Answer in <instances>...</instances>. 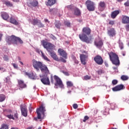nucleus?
I'll list each match as a JSON object with an SVG mask.
<instances>
[{
    "mask_svg": "<svg viewBox=\"0 0 129 129\" xmlns=\"http://www.w3.org/2000/svg\"><path fill=\"white\" fill-rule=\"evenodd\" d=\"M83 33L79 35V38H80L81 41L85 42L87 44H89L91 42V38H88V36L91 34V29L89 27H84L82 29Z\"/></svg>",
    "mask_w": 129,
    "mask_h": 129,
    "instance_id": "nucleus-1",
    "label": "nucleus"
},
{
    "mask_svg": "<svg viewBox=\"0 0 129 129\" xmlns=\"http://www.w3.org/2000/svg\"><path fill=\"white\" fill-rule=\"evenodd\" d=\"M7 43L8 45H11V44H13V45H18V43L19 44H23L24 41L20 38V37H18L15 35H12L11 36H8L7 38Z\"/></svg>",
    "mask_w": 129,
    "mask_h": 129,
    "instance_id": "nucleus-2",
    "label": "nucleus"
},
{
    "mask_svg": "<svg viewBox=\"0 0 129 129\" xmlns=\"http://www.w3.org/2000/svg\"><path fill=\"white\" fill-rule=\"evenodd\" d=\"M108 54L112 63L116 66H119L120 62L119 59H118V55L112 51L108 52Z\"/></svg>",
    "mask_w": 129,
    "mask_h": 129,
    "instance_id": "nucleus-3",
    "label": "nucleus"
},
{
    "mask_svg": "<svg viewBox=\"0 0 129 129\" xmlns=\"http://www.w3.org/2000/svg\"><path fill=\"white\" fill-rule=\"evenodd\" d=\"M46 111V107L44 106V104H41L40 106L37 108L36 113H37V118L38 119H42V117L45 116V112Z\"/></svg>",
    "mask_w": 129,
    "mask_h": 129,
    "instance_id": "nucleus-4",
    "label": "nucleus"
},
{
    "mask_svg": "<svg viewBox=\"0 0 129 129\" xmlns=\"http://www.w3.org/2000/svg\"><path fill=\"white\" fill-rule=\"evenodd\" d=\"M42 45L45 49H46L48 53H51L53 52L54 48H55V45L54 44L47 42L45 40H42Z\"/></svg>",
    "mask_w": 129,
    "mask_h": 129,
    "instance_id": "nucleus-5",
    "label": "nucleus"
},
{
    "mask_svg": "<svg viewBox=\"0 0 129 129\" xmlns=\"http://www.w3.org/2000/svg\"><path fill=\"white\" fill-rule=\"evenodd\" d=\"M85 5L89 12H93V11L95 10V4L94 2L90 0H87L85 2Z\"/></svg>",
    "mask_w": 129,
    "mask_h": 129,
    "instance_id": "nucleus-6",
    "label": "nucleus"
},
{
    "mask_svg": "<svg viewBox=\"0 0 129 129\" xmlns=\"http://www.w3.org/2000/svg\"><path fill=\"white\" fill-rule=\"evenodd\" d=\"M53 78L55 81V83H54L55 86H59L60 88H64V85H63V82H62V80H61V79H60L59 77L54 75L53 76Z\"/></svg>",
    "mask_w": 129,
    "mask_h": 129,
    "instance_id": "nucleus-7",
    "label": "nucleus"
},
{
    "mask_svg": "<svg viewBox=\"0 0 129 129\" xmlns=\"http://www.w3.org/2000/svg\"><path fill=\"white\" fill-rule=\"evenodd\" d=\"M20 109L22 115L24 116V117H27V116H28V109L27 108V106L25 104L21 105Z\"/></svg>",
    "mask_w": 129,
    "mask_h": 129,
    "instance_id": "nucleus-8",
    "label": "nucleus"
},
{
    "mask_svg": "<svg viewBox=\"0 0 129 129\" xmlns=\"http://www.w3.org/2000/svg\"><path fill=\"white\" fill-rule=\"evenodd\" d=\"M42 64L43 63H42V62L38 61L36 60V59H33L32 60V65L37 71H39V70H40V68H41V66H42Z\"/></svg>",
    "mask_w": 129,
    "mask_h": 129,
    "instance_id": "nucleus-9",
    "label": "nucleus"
},
{
    "mask_svg": "<svg viewBox=\"0 0 129 129\" xmlns=\"http://www.w3.org/2000/svg\"><path fill=\"white\" fill-rule=\"evenodd\" d=\"M94 60L98 65H102V64H103V59L102 57L98 54L94 57Z\"/></svg>",
    "mask_w": 129,
    "mask_h": 129,
    "instance_id": "nucleus-10",
    "label": "nucleus"
},
{
    "mask_svg": "<svg viewBox=\"0 0 129 129\" xmlns=\"http://www.w3.org/2000/svg\"><path fill=\"white\" fill-rule=\"evenodd\" d=\"M41 77V81L44 85H50V80L49 77L47 76H42Z\"/></svg>",
    "mask_w": 129,
    "mask_h": 129,
    "instance_id": "nucleus-11",
    "label": "nucleus"
},
{
    "mask_svg": "<svg viewBox=\"0 0 129 129\" xmlns=\"http://www.w3.org/2000/svg\"><path fill=\"white\" fill-rule=\"evenodd\" d=\"M38 5L39 2L37 0H31L27 3V6L29 8H36V7H38Z\"/></svg>",
    "mask_w": 129,
    "mask_h": 129,
    "instance_id": "nucleus-12",
    "label": "nucleus"
},
{
    "mask_svg": "<svg viewBox=\"0 0 129 129\" xmlns=\"http://www.w3.org/2000/svg\"><path fill=\"white\" fill-rule=\"evenodd\" d=\"M107 34L109 37H114L116 35L115 29L113 28H107Z\"/></svg>",
    "mask_w": 129,
    "mask_h": 129,
    "instance_id": "nucleus-13",
    "label": "nucleus"
},
{
    "mask_svg": "<svg viewBox=\"0 0 129 129\" xmlns=\"http://www.w3.org/2000/svg\"><path fill=\"white\" fill-rule=\"evenodd\" d=\"M80 58L82 64L86 65V59L88 58V55L85 54H80Z\"/></svg>",
    "mask_w": 129,
    "mask_h": 129,
    "instance_id": "nucleus-14",
    "label": "nucleus"
},
{
    "mask_svg": "<svg viewBox=\"0 0 129 129\" xmlns=\"http://www.w3.org/2000/svg\"><path fill=\"white\" fill-rule=\"evenodd\" d=\"M39 69H40L42 73H45V74H49V70L48 69L47 66L42 63V66H41Z\"/></svg>",
    "mask_w": 129,
    "mask_h": 129,
    "instance_id": "nucleus-15",
    "label": "nucleus"
},
{
    "mask_svg": "<svg viewBox=\"0 0 129 129\" xmlns=\"http://www.w3.org/2000/svg\"><path fill=\"white\" fill-rule=\"evenodd\" d=\"M58 54H59L60 56L63 57L64 59H67V53L66 52V51H65V50L59 48L58 49Z\"/></svg>",
    "mask_w": 129,
    "mask_h": 129,
    "instance_id": "nucleus-16",
    "label": "nucleus"
},
{
    "mask_svg": "<svg viewBox=\"0 0 129 129\" xmlns=\"http://www.w3.org/2000/svg\"><path fill=\"white\" fill-rule=\"evenodd\" d=\"M122 89H124V86L122 84L118 85L112 88L113 91H119V90H122Z\"/></svg>",
    "mask_w": 129,
    "mask_h": 129,
    "instance_id": "nucleus-17",
    "label": "nucleus"
},
{
    "mask_svg": "<svg viewBox=\"0 0 129 129\" xmlns=\"http://www.w3.org/2000/svg\"><path fill=\"white\" fill-rule=\"evenodd\" d=\"M51 57L53 59V60H55V61H57V62H60V60L59 59V57L57 56L56 54V53L54 52V51H51V52H49Z\"/></svg>",
    "mask_w": 129,
    "mask_h": 129,
    "instance_id": "nucleus-18",
    "label": "nucleus"
},
{
    "mask_svg": "<svg viewBox=\"0 0 129 129\" xmlns=\"http://www.w3.org/2000/svg\"><path fill=\"white\" fill-rule=\"evenodd\" d=\"M105 7H106L105 2L102 1L99 2L98 5V9H99V10L101 11H103V10L105 9Z\"/></svg>",
    "mask_w": 129,
    "mask_h": 129,
    "instance_id": "nucleus-19",
    "label": "nucleus"
},
{
    "mask_svg": "<svg viewBox=\"0 0 129 129\" xmlns=\"http://www.w3.org/2000/svg\"><path fill=\"white\" fill-rule=\"evenodd\" d=\"M18 85L20 88L23 89V88H26V87H27V85H26V84H25V83L24 82V81H23V80H18Z\"/></svg>",
    "mask_w": 129,
    "mask_h": 129,
    "instance_id": "nucleus-20",
    "label": "nucleus"
},
{
    "mask_svg": "<svg viewBox=\"0 0 129 129\" xmlns=\"http://www.w3.org/2000/svg\"><path fill=\"white\" fill-rule=\"evenodd\" d=\"M122 24H129V17L122 15Z\"/></svg>",
    "mask_w": 129,
    "mask_h": 129,
    "instance_id": "nucleus-21",
    "label": "nucleus"
},
{
    "mask_svg": "<svg viewBox=\"0 0 129 129\" xmlns=\"http://www.w3.org/2000/svg\"><path fill=\"white\" fill-rule=\"evenodd\" d=\"M1 17L3 20H5V21L8 20L9 18H10L9 14L5 12H1Z\"/></svg>",
    "mask_w": 129,
    "mask_h": 129,
    "instance_id": "nucleus-22",
    "label": "nucleus"
},
{
    "mask_svg": "<svg viewBox=\"0 0 129 129\" xmlns=\"http://www.w3.org/2000/svg\"><path fill=\"white\" fill-rule=\"evenodd\" d=\"M119 14V11L118 10H115L113 12H112L111 14V17L112 18V19H115L117 15H118Z\"/></svg>",
    "mask_w": 129,
    "mask_h": 129,
    "instance_id": "nucleus-23",
    "label": "nucleus"
},
{
    "mask_svg": "<svg viewBox=\"0 0 129 129\" xmlns=\"http://www.w3.org/2000/svg\"><path fill=\"white\" fill-rule=\"evenodd\" d=\"M56 4V0H48L46 3V5L48 6L49 7H52V6Z\"/></svg>",
    "mask_w": 129,
    "mask_h": 129,
    "instance_id": "nucleus-24",
    "label": "nucleus"
},
{
    "mask_svg": "<svg viewBox=\"0 0 129 129\" xmlns=\"http://www.w3.org/2000/svg\"><path fill=\"white\" fill-rule=\"evenodd\" d=\"M94 44L98 48H100V47H102V45H103V42L102 40H99V41H95Z\"/></svg>",
    "mask_w": 129,
    "mask_h": 129,
    "instance_id": "nucleus-25",
    "label": "nucleus"
},
{
    "mask_svg": "<svg viewBox=\"0 0 129 129\" xmlns=\"http://www.w3.org/2000/svg\"><path fill=\"white\" fill-rule=\"evenodd\" d=\"M74 15L75 16H77L78 17H79V16L81 15V12L80 11V10L79 9L76 8L74 10Z\"/></svg>",
    "mask_w": 129,
    "mask_h": 129,
    "instance_id": "nucleus-26",
    "label": "nucleus"
},
{
    "mask_svg": "<svg viewBox=\"0 0 129 129\" xmlns=\"http://www.w3.org/2000/svg\"><path fill=\"white\" fill-rule=\"evenodd\" d=\"M10 23L11 24H13V25H16V26L19 25L18 21H17L16 19L13 17H11L10 18Z\"/></svg>",
    "mask_w": 129,
    "mask_h": 129,
    "instance_id": "nucleus-27",
    "label": "nucleus"
},
{
    "mask_svg": "<svg viewBox=\"0 0 129 129\" xmlns=\"http://www.w3.org/2000/svg\"><path fill=\"white\" fill-rule=\"evenodd\" d=\"M39 21L40 20L38 19H34L31 21V24L33 25V26H36V25H38V24H39Z\"/></svg>",
    "mask_w": 129,
    "mask_h": 129,
    "instance_id": "nucleus-28",
    "label": "nucleus"
},
{
    "mask_svg": "<svg viewBox=\"0 0 129 129\" xmlns=\"http://www.w3.org/2000/svg\"><path fill=\"white\" fill-rule=\"evenodd\" d=\"M54 25L57 29H60L62 24H61V22L59 21H55Z\"/></svg>",
    "mask_w": 129,
    "mask_h": 129,
    "instance_id": "nucleus-29",
    "label": "nucleus"
},
{
    "mask_svg": "<svg viewBox=\"0 0 129 129\" xmlns=\"http://www.w3.org/2000/svg\"><path fill=\"white\" fill-rule=\"evenodd\" d=\"M41 56H42V58L46 61H48V62H50V59L49 58H48L47 56H46L45 55V53H44V52H43V51H41Z\"/></svg>",
    "mask_w": 129,
    "mask_h": 129,
    "instance_id": "nucleus-30",
    "label": "nucleus"
},
{
    "mask_svg": "<svg viewBox=\"0 0 129 129\" xmlns=\"http://www.w3.org/2000/svg\"><path fill=\"white\" fill-rule=\"evenodd\" d=\"M6 99V95L4 94H0V102H3L5 101Z\"/></svg>",
    "mask_w": 129,
    "mask_h": 129,
    "instance_id": "nucleus-31",
    "label": "nucleus"
},
{
    "mask_svg": "<svg viewBox=\"0 0 129 129\" xmlns=\"http://www.w3.org/2000/svg\"><path fill=\"white\" fill-rule=\"evenodd\" d=\"M25 74L27 76H28L29 78H34V75L33 73H28V72H26Z\"/></svg>",
    "mask_w": 129,
    "mask_h": 129,
    "instance_id": "nucleus-32",
    "label": "nucleus"
},
{
    "mask_svg": "<svg viewBox=\"0 0 129 129\" xmlns=\"http://www.w3.org/2000/svg\"><path fill=\"white\" fill-rule=\"evenodd\" d=\"M121 80H123V81H125V80H128V77L125 75H122L121 76Z\"/></svg>",
    "mask_w": 129,
    "mask_h": 129,
    "instance_id": "nucleus-33",
    "label": "nucleus"
},
{
    "mask_svg": "<svg viewBox=\"0 0 129 129\" xmlns=\"http://www.w3.org/2000/svg\"><path fill=\"white\" fill-rule=\"evenodd\" d=\"M37 26H38V28H44L45 27L44 24H42V22H41V20H39V21H38Z\"/></svg>",
    "mask_w": 129,
    "mask_h": 129,
    "instance_id": "nucleus-34",
    "label": "nucleus"
},
{
    "mask_svg": "<svg viewBox=\"0 0 129 129\" xmlns=\"http://www.w3.org/2000/svg\"><path fill=\"white\" fill-rule=\"evenodd\" d=\"M0 129H9V126L6 124H2Z\"/></svg>",
    "mask_w": 129,
    "mask_h": 129,
    "instance_id": "nucleus-35",
    "label": "nucleus"
},
{
    "mask_svg": "<svg viewBox=\"0 0 129 129\" xmlns=\"http://www.w3.org/2000/svg\"><path fill=\"white\" fill-rule=\"evenodd\" d=\"M68 87H72L73 86V83L71 81H68L67 82Z\"/></svg>",
    "mask_w": 129,
    "mask_h": 129,
    "instance_id": "nucleus-36",
    "label": "nucleus"
},
{
    "mask_svg": "<svg viewBox=\"0 0 129 129\" xmlns=\"http://www.w3.org/2000/svg\"><path fill=\"white\" fill-rule=\"evenodd\" d=\"M5 5H7V7H13V4L9 1L5 2Z\"/></svg>",
    "mask_w": 129,
    "mask_h": 129,
    "instance_id": "nucleus-37",
    "label": "nucleus"
},
{
    "mask_svg": "<svg viewBox=\"0 0 129 129\" xmlns=\"http://www.w3.org/2000/svg\"><path fill=\"white\" fill-rule=\"evenodd\" d=\"M90 79H91V76L86 75L84 77V80H89Z\"/></svg>",
    "mask_w": 129,
    "mask_h": 129,
    "instance_id": "nucleus-38",
    "label": "nucleus"
},
{
    "mask_svg": "<svg viewBox=\"0 0 129 129\" xmlns=\"http://www.w3.org/2000/svg\"><path fill=\"white\" fill-rule=\"evenodd\" d=\"M64 25L69 28H70V27H71V23H70L69 21H65Z\"/></svg>",
    "mask_w": 129,
    "mask_h": 129,
    "instance_id": "nucleus-39",
    "label": "nucleus"
},
{
    "mask_svg": "<svg viewBox=\"0 0 129 129\" xmlns=\"http://www.w3.org/2000/svg\"><path fill=\"white\" fill-rule=\"evenodd\" d=\"M7 117L8 118H10V119H15V118L14 117V116L12 114L7 115Z\"/></svg>",
    "mask_w": 129,
    "mask_h": 129,
    "instance_id": "nucleus-40",
    "label": "nucleus"
},
{
    "mask_svg": "<svg viewBox=\"0 0 129 129\" xmlns=\"http://www.w3.org/2000/svg\"><path fill=\"white\" fill-rule=\"evenodd\" d=\"M67 8L68 9L71 10L72 11V10H73L74 9V7L72 6L71 5H69V6H67Z\"/></svg>",
    "mask_w": 129,
    "mask_h": 129,
    "instance_id": "nucleus-41",
    "label": "nucleus"
},
{
    "mask_svg": "<svg viewBox=\"0 0 129 129\" xmlns=\"http://www.w3.org/2000/svg\"><path fill=\"white\" fill-rule=\"evenodd\" d=\"M89 119V117H88V116L86 115V116H85L84 119L83 120V121L84 122H85V121H86V120H88Z\"/></svg>",
    "mask_w": 129,
    "mask_h": 129,
    "instance_id": "nucleus-42",
    "label": "nucleus"
},
{
    "mask_svg": "<svg viewBox=\"0 0 129 129\" xmlns=\"http://www.w3.org/2000/svg\"><path fill=\"white\" fill-rule=\"evenodd\" d=\"M59 61H61V62H63V63H66L67 61L66 59H64L63 57H60V59H59Z\"/></svg>",
    "mask_w": 129,
    "mask_h": 129,
    "instance_id": "nucleus-43",
    "label": "nucleus"
},
{
    "mask_svg": "<svg viewBox=\"0 0 129 129\" xmlns=\"http://www.w3.org/2000/svg\"><path fill=\"white\" fill-rule=\"evenodd\" d=\"M112 84L113 85H116V84H117V80H113L112 81Z\"/></svg>",
    "mask_w": 129,
    "mask_h": 129,
    "instance_id": "nucleus-44",
    "label": "nucleus"
},
{
    "mask_svg": "<svg viewBox=\"0 0 129 129\" xmlns=\"http://www.w3.org/2000/svg\"><path fill=\"white\" fill-rule=\"evenodd\" d=\"M73 107L74 109H77L78 108V105L77 104H74Z\"/></svg>",
    "mask_w": 129,
    "mask_h": 129,
    "instance_id": "nucleus-45",
    "label": "nucleus"
},
{
    "mask_svg": "<svg viewBox=\"0 0 129 129\" xmlns=\"http://www.w3.org/2000/svg\"><path fill=\"white\" fill-rule=\"evenodd\" d=\"M109 25H110L111 26H113L114 25V21L111 20L109 22Z\"/></svg>",
    "mask_w": 129,
    "mask_h": 129,
    "instance_id": "nucleus-46",
    "label": "nucleus"
},
{
    "mask_svg": "<svg viewBox=\"0 0 129 129\" xmlns=\"http://www.w3.org/2000/svg\"><path fill=\"white\" fill-rule=\"evenodd\" d=\"M125 7H129V0H127L125 3H124Z\"/></svg>",
    "mask_w": 129,
    "mask_h": 129,
    "instance_id": "nucleus-47",
    "label": "nucleus"
},
{
    "mask_svg": "<svg viewBox=\"0 0 129 129\" xmlns=\"http://www.w3.org/2000/svg\"><path fill=\"white\" fill-rule=\"evenodd\" d=\"M12 65L13 66V67L15 69H18V64H16V63H12Z\"/></svg>",
    "mask_w": 129,
    "mask_h": 129,
    "instance_id": "nucleus-48",
    "label": "nucleus"
},
{
    "mask_svg": "<svg viewBox=\"0 0 129 129\" xmlns=\"http://www.w3.org/2000/svg\"><path fill=\"white\" fill-rule=\"evenodd\" d=\"M50 81L52 84H54V79H53V76H51L50 77Z\"/></svg>",
    "mask_w": 129,
    "mask_h": 129,
    "instance_id": "nucleus-49",
    "label": "nucleus"
},
{
    "mask_svg": "<svg viewBox=\"0 0 129 129\" xmlns=\"http://www.w3.org/2000/svg\"><path fill=\"white\" fill-rule=\"evenodd\" d=\"M119 48L121 50H122L123 49V44L122 43H120L119 44Z\"/></svg>",
    "mask_w": 129,
    "mask_h": 129,
    "instance_id": "nucleus-50",
    "label": "nucleus"
},
{
    "mask_svg": "<svg viewBox=\"0 0 129 129\" xmlns=\"http://www.w3.org/2000/svg\"><path fill=\"white\" fill-rule=\"evenodd\" d=\"M4 59L5 61H9V56H4Z\"/></svg>",
    "mask_w": 129,
    "mask_h": 129,
    "instance_id": "nucleus-51",
    "label": "nucleus"
},
{
    "mask_svg": "<svg viewBox=\"0 0 129 129\" xmlns=\"http://www.w3.org/2000/svg\"><path fill=\"white\" fill-rule=\"evenodd\" d=\"M126 30L128 31H129V24H127L125 27Z\"/></svg>",
    "mask_w": 129,
    "mask_h": 129,
    "instance_id": "nucleus-52",
    "label": "nucleus"
},
{
    "mask_svg": "<svg viewBox=\"0 0 129 129\" xmlns=\"http://www.w3.org/2000/svg\"><path fill=\"white\" fill-rule=\"evenodd\" d=\"M14 117H15V118H17V119L19 118L17 113H16L14 114Z\"/></svg>",
    "mask_w": 129,
    "mask_h": 129,
    "instance_id": "nucleus-53",
    "label": "nucleus"
},
{
    "mask_svg": "<svg viewBox=\"0 0 129 129\" xmlns=\"http://www.w3.org/2000/svg\"><path fill=\"white\" fill-rule=\"evenodd\" d=\"M55 11H56L57 10H56V9H50V10H49V12H50V13H52V12H55Z\"/></svg>",
    "mask_w": 129,
    "mask_h": 129,
    "instance_id": "nucleus-54",
    "label": "nucleus"
},
{
    "mask_svg": "<svg viewBox=\"0 0 129 129\" xmlns=\"http://www.w3.org/2000/svg\"><path fill=\"white\" fill-rule=\"evenodd\" d=\"M98 74L99 75L102 74V71L101 70L98 71Z\"/></svg>",
    "mask_w": 129,
    "mask_h": 129,
    "instance_id": "nucleus-55",
    "label": "nucleus"
},
{
    "mask_svg": "<svg viewBox=\"0 0 129 129\" xmlns=\"http://www.w3.org/2000/svg\"><path fill=\"white\" fill-rule=\"evenodd\" d=\"M75 63L76 64H78V63H79V61H78L77 59H75Z\"/></svg>",
    "mask_w": 129,
    "mask_h": 129,
    "instance_id": "nucleus-56",
    "label": "nucleus"
},
{
    "mask_svg": "<svg viewBox=\"0 0 129 129\" xmlns=\"http://www.w3.org/2000/svg\"><path fill=\"white\" fill-rule=\"evenodd\" d=\"M117 2H118V3H121V2H123L124 0H116Z\"/></svg>",
    "mask_w": 129,
    "mask_h": 129,
    "instance_id": "nucleus-57",
    "label": "nucleus"
},
{
    "mask_svg": "<svg viewBox=\"0 0 129 129\" xmlns=\"http://www.w3.org/2000/svg\"><path fill=\"white\" fill-rule=\"evenodd\" d=\"M113 70H117V68L116 67H113Z\"/></svg>",
    "mask_w": 129,
    "mask_h": 129,
    "instance_id": "nucleus-58",
    "label": "nucleus"
},
{
    "mask_svg": "<svg viewBox=\"0 0 129 129\" xmlns=\"http://www.w3.org/2000/svg\"><path fill=\"white\" fill-rule=\"evenodd\" d=\"M64 74H65L66 75H67V76H68L69 75V74H68V72H65V73H64Z\"/></svg>",
    "mask_w": 129,
    "mask_h": 129,
    "instance_id": "nucleus-59",
    "label": "nucleus"
},
{
    "mask_svg": "<svg viewBox=\"0 0 129 129\" xmlns=\"http://www.w3.org/2000/svg\"><path fill=\"white\" fill-rule=\"evenodd\" d=\"M20 0H13V2H14L15 3H17L18 2H19Z\"/></svg>",
    "mask_w": 129,
    "mask_h": 129,
    "instance_id": "nucleus-60",
    "label": "nucleus"
},
{
    "mask_svg": "<svg viewBox=\"0 0 129 129\" xmlns=\"http://www.w3.org/2000/svg\"><path fill=\"white\" fill-rule=\"evenodd\" d=\"M2 37H3V35H2V34L0 33V41L2 40Z\"/></svg>",
    "mask_w": 129,
    "mask_h": 129,
    "instance_id": "nucleus-61",
    "label": "nucleus"
},
{
    "mask_svg": "<svg viewBox=\"0 0 129 129\" xmlns=\"http://www.w3.org/2000/svg\"><path fill=\"white\" fill-rule=\"evenodd\" d=\"M19 62L20 63V64L21 65H24V63H23V62L21 61H19Z\"/></svg>",
    "mask_w": 129,
    "mask_h": 129,
    "instance_id": "nucleus-62",
    "label": "nucleus"
},
{
    "mask_svg": "<svg viewBox=\"0 0 129 129\" xmlns=\"http://www.w3.org/2000/svg\"><path fill=\"white\" fill-rule=\"evenodd\" d=\"M27 129H32V127H28L27 128Z\"/></svg>",
    "mask_w": 129,
    "mask_h": 129,
    "instance_id": "nucleus-63",
    "label": "nucleus"
},
{
    "mask_svg": "<svg viewBox=\"0 0 129 129\" xmlns=\"http://www.w3.org/2000/svg\"><path fill=\"white\" fill-rule=\"evenodd\" d=\"M44 22H48V19H45V20H44Z\"/></svg>",
    "mask_w": 129,
    "mask_h": 129,
    "instance_id": "nucleus-64",
    "label": "nucleus"
}]
</instances>
